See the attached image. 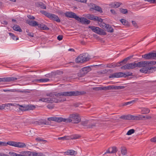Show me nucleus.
<instances>
[{
    "instance_id": "obj_1",
    "label": "nucleus",
    "mask_w": 156,
    "mask_h": 156,
    "mask_svg": "<svg viewBox=\"0 0 156 156\" xmlns=\"http://www.w3.org/2000/svg\"><path fill=\"white\" fill-rule=\"evenodd\" d=\"M27 23L32 27L37 26V29L47 30L49 29V28L45 25L39 24L37 22L34 20H27Z\"/></svg>"
},
{
    "instance_id": "obj_2",
    "label": "nucleus",
    "mask_w": 156,
    "mask_h": 156,
    "mask_svg": "<svg viewBox=\"0 0 156 156\" xmlns=\"http://www.w3.org/2000/svg\"><path fill=\"white\" fill-rule=\"evenodd\" d=\"M81 94V93L78 91L63 92L59 93L60 99L62 97H71L73 96H79Z\"/></svg>"
},
{
    "instance_id": "obj_3",
    "label": "nucleus",
    "mask_w": 156,
    "mask_h": 156,
    "mask_svg": "<svg viewBox=\"0 0 156 156\" xmlns=\"http://www.w3.org/2000/svg\"><path fill=\"white\" fill-rule=\"evenodd\" d=\"M90 57L88 54L83 53L80 55L76 59L77 63H83L89 60Z\"/></svg>"
},
{
    "instance_id": "obj_4",
    "label": "nucleus",
    "mask_w": 156,
    "mask_h": 156,
    "mask_svg": "<svg viewBox=\"0 0 156 156\" xmlns=\"http://www.w3.org/2000/svg\"><path fill=\"white\" fill-rule=\"evenodd\" d=\"M69 118L70 122H72L74 124H77L80 122L81 120L80 116L77 113H74L70 114Z\"/></svg>"
},
{
    "instance_id": "obj_5",
    "label": "nucleus",
    "mask_w": 156,
    "mask_h": 156,
    "mask_svg": "<svg viewBox=\"0 0 156 156\" xmlns=\"http://www.w3.org/2000/svg\"><path fill=\"white\" fill-rule=\"evenodd\" d=\"M156 64V62L152 61H140L136 63V67L141 68L144 67L148 66H152Z\"/></svg>"
},
{
    "instance_id": "obj_6",
    "label": "nucleus",
    "mask_w": 156,
    "mask_h": 156,
    "mask_svg": "<svg viewBox=\"0 0 156 156\" xmlns=\"http://www.w3.org/2000/svg\"><path fill=\"white\" fill-rule=\"evenodd\" d=\"M156 70V67L148 66L143 67L141 69L140 71L142 73H153Z\"/></svg>"
},
{
    "instance_id": "obj_7",
    "label": "nucleus",
    "mask_w": 156,
    "mask_h": 156,
    "mask_svg": "<svg viewBox=\"0 0 156 156\" xmlns=\"http://www.w3.org/2000/svg\"><path fill=\"white\" fill-rule=\"evenodd\" d=\"M132 73L130 72H128L126 73L120 72L113 74L110 76V78H118L122 77H126L127 76H132Z\"/></svg>"
},
{
    "instance_id": "obj_8",
    "label": "nucleus",
    "mask_w": 156,
    "mask_h": 156,
    "mask_svg": "<svg viewBox=\"0 0 156 156\" xmlns=\"http://www.w3.org/2000/svg\"><path fill=\"white\" fill-rule=\"evenodd\" d=\"M125 87L123 86H117L111 85L105 87H101V90H120L123 89Z\"/></svg>"
},
{
    "instance_id": "obj_9",
    "label": "nucleus",
    "mask_w": 156,
    "mask_h": 156,
    "mask_svg": "<svg viewBox=\"0 0 156 156\" xmlns=\"http://www.w3.org/2000/svg\"><path fill=\"white\" fill-rule=\"evenodd\" d=\"M66 101V99L65 98H61V99H57L55 98H47V103H52L55 102L58 103L61 101Z\"/></svg>"
},
{
    "instance_id": "obj_10",
    "label": "nucleus",
    "mask_w": 156,
    "mask_h": 156,
    "mask_svg": "<svg viewBox=\"0 0 156 156\" xmlns=\"http://www.w3.org/2000/svg\"><path fill=\"white\" fill-rule=\"evenodd\" d=\"M143 58L146 59H156V53H149L142 56Z\"/></svg>"
},
{
    "instance_id": "obj_11",
    "label": "nucleus",
    "mask_w": 156,
    "mask_h": 156,
    "mask_svg": "<svg viewBox=\"0 0 156 156\" xmlns=\"http://www.w3.org/2000/svg\"><path fill=\"white\" fill-rule=\"evenodd\" d=\"M80 136L78 135H73L70 136H64L62 137H59L58 138V140H69L71 139H76L80 137Z\"/></svg>"
},
{
    "instance_id": "obj_12",
    "label": "nucleus",
    "mask_w": 156,
    "mask_h": 156,
    "mask_svg": "<svg viewBox=\"0 0 156 156\" xmlns=\"http://www.w3.org/2000/svg\"><path fill=\"white\" fill-rule=\"evenodd\" d=\"M17 78L13 77H6L4 78H0V82H11L15 81L17 80Z\"/></svg>"
},
{
    "instance_id": "obj_13",
    "label": "nucleus",
    "mask_w": 156,
    "mask_h": 156,
    "mask_svg": "<svg viewBox=\"0 0 156 156\" xmlns=\"http://www.w3.org/2000/svg\"><path fill=\"white\" fill-rule=\"evenodd\" d=\"M87 17L88 19L95 21H98L99 22H102L103 21V19L101 18L93 15L88 14L87 15Z\"/></svg>"
},
{
    "instance_id": "obj_14",
    "label": "nucleus",
    "mask_w": 156,
    "mask_h": 156,
    "mask_svg": "<svg viewBox=\"0 0 156 156\" xmlns=\"http://www.w3.org/2000/svg\"><path fill=\"white\" fill-rule=\"evenodd\" d=\"M65 16L67 17L71 18H75L76 20H77L79 17L74 13L71 12H66L65 13Z\"/></svg>"
},
{
    "instance_id": "obj_15",
    "label": "nucleus",
    "mask_w": 156,
    "mask_h": 156,
    "mask_svg": "<svg viewBox=\"0 0 156 156\" xmlns=\"http://www.w3.org/2000/svg\"><path fill=\"white\" fill-rule=\"evenodd\" d=\"M16 142L9 141L7 143L3 142H0V146H6L7 145L15 147Z\"/></svg>"
},
{
    "instance_id": "obj_16",
    "label": "nucleus",
    "mask_w": 156,
    "mask_h": 156,
    "mask_svg": "<svg viewBox=\"0 0 156 156\" xmlns=\"http://www.w3.org/2000/svg\"><path fill=\"white\" fill-rule=\"evenodd\" d=\"M48 18L51 20L55 21L57 22H60V20L59 17L56 15L50 13Z\"/></svg>"
},
{
    "instance_id": "obj_17",
    "label": "nucleus",
    "mask_w": 156,
    "mask_h": 156,
    "mask_svg": "<svg viewBox=\"0 0 156 156\" xmlns=\"http://www.w3.org/2000/svg\"><path fill=\"white\" fill-rule=\"evenodd\" d=\"M91 68L89 66H86L80 70L82 74H85L91 70Z\"/></svg>"
},
{
    "instance_id": "obj_18",
    "label": "nucleus",
    "mask_w": 156,
    "mask_h": 156,
    "mask_svg": "<svg viewBox=\"0 0 156 156\" xmlns=\"http://www.w3.org/2000/svg\"><path fill=\"white\" fill-rule=\"evenodd\" d=\"M81 123L83 126L86 127L87 128H92L95 126V124H88V121H82Z\"/></svg>"
},
{
    "instance_id": "obj_19",
    "label": "nucleus",
    "mask_w": 156,
    "mask_h": 156,
    "mask_svg": "<svg viewBox=\"0 0 156 156\" xmlns=\"http://www.w3.org/2000/svg\"><path fill=\"white\" fill-rule=\"evenodd\" d=\"M79 19H78L77 21H79L82 23L88 24L90 22V21L89 20H88L85 18H80L79 17Z\"/></svg>"
},
{
    "instance_id": "obj_20",
    "label": "nucleus",
    "mask_w": 156,
    "mask_h": 156,
    "mask_svg": "<svg viewBox=\"0 0 156 156\" xmlns=\"http://www.w3.org/2000/svg\"><path fill=\"white\" fill-rule=\"evenodd\" d=\"M21 153L23 155H25L27 156L28 155L29 156H35V152L33 151H22Z\"/></svg>"
},
{
    "instance_id": "obj_21",
    "label": "nucleus",
    "mask_w": 156,
    "mask_h": 156,
    "mask_svg": "<svg viewBox=\"0 0 156 156\" xmlns=\"http://www.w3.org/2000/svg\"><path fill=\"white\" fill-rule=\"evenodd\" d=\"M59 93H57L56 92H52L47 93L46 95L51 98H55V96L57 98H60V96L59 95Z\"/></svg>"
},
{
    "instance_id": "obj_22",
    "label": "nucleus",
    "mask_w": 156,
    "mask_h": 156,
    "mask_svg": "<svg viewBox=\"0 0 156 156\" xmlns=\"http://www.w3.org/2000/svg\"><path fill=\"white\" fill-rule=\"evenodd\" d=\"M77 154L76 151L73 150H69L65 152V154L66 155H75Z\"/></svg>"
},
{
    "instance_id": "obj_23",
    "label": "nucleus",
    "mask_w": 156,
    "mask_h": 156,
    "mask_svg": "<svg viewBox=\"0 0 156 156\" xmlns=\"http://www.w3.org/2000/svg\"><path fill=\"white\" fill-rule=\"evenodd\" d=\"M16 104L7 103L2 104L1 105V110L4 109L5 107H9L11 106H16Z\"/></svg>"
},
{
    "instance_id": "obj_24",
    "label": "nucleus",
    "mask_w": 156,
    "mask_h": 156,
    "mask_svg": "<svg viewBox=\"0 0 156 156\" xmlns=\"http://www.w3.org/2000/svg\"><path fill=\"white\" fill-rule=\"evenodd\" d=\"M26 145L23 143L16 142L15 147L19 148H23L26 147Z\"/></svg>"
},
{
    "instance_id": "obj_25",
    "label": "nucleus",
    "mask_w": 156,
    "mask_h": 156,
    "mask_svg": "<svg viewBox=\"0 0 156 156\" xmlns=\"http://www.w3.org/2000/svg\"><path fill=\"white\" fill-rule=\"evenodd\" d=\"M141 111L142 114H146L150 112V110L148 108H141Z\"/></svg>"
},
{
    "instance_id": "obj_26",
    "label": "nucleus",
    "mask_w": 156,
    "mask_h": 156,
    "mask_svg": "<svg viewBox=\"0 0 156 156\" xmlns=\"http://www.w3.org/2000/svg\"><path fill=\"white\" fill-rule=\"evenodd\" d=\"M37 7H40L41 9H46V7L45 5L41 2H37L36 3Z\"/></svg>"
},
{
    "instance_id": "obj_27",
    "label": "nucleus",
    "mask_w": 156,
    "mask_h": 156,
    "mask_svg": "<svg viewBox=\"0 0 156 156\" xmlns=\"http://www.w3.org/2000/svg\"><path fill=\"white\" fill-rule=\"evenodd\" d=\"M69 117L68 118H63L62 117H59L58 122H70Z\"/></svg>"
},
{
    "instance_id": "obj_28",
    "label": "nucleus",
    "mask_w": 156,
    "mask_h": 156,
    "mask_svg": "<svg viewBox=\"0 0 156 156\" xmlns=\"http://www.w3.org/2000/svg\"><path fill=\"white\" fill-rule=\"evenodd\" d=\"M93 6V9L97 11L100 13L102 12V9L99 6L96 5L95 4H93V5H92Z\"/></svg>"
},
{
    "instance_id": "obj_29",
    "label": "nucleus",
    "mask_w": 156,
    "mask_h": 156,
    "mask_svg": "<svg viewBox=\"0 0 156 156\" xmlns=\"http://www.w3.org/2000/svg\"><path fill=\"white\" fill-rule=\"evenodd\" d=\"M3 91L5 92H20L21 93H23V92H24V91L22 90H16V89H11V90H3Z\"/></svg>"
},
{
    "instance_id": "obj_30",
    "label": "nucleus",
    "mask_w": 156,
    "mask_h": 156,
    "mask_svg": "<svg viewBox=\"0 0 156 156\" xmlns=\"http://www.w3.org/2000/svg\"><path fill=\"white\" fill-rule=\"evenodd\" d=\"M89 28L91 29L94 32L97 34L99 30V27L94 26H89Z\"/></svg>"
},
{
    "instance_id": "obj_31",
    "label": "nucleus",
    "mask_w": 156,
    "mask_h": 156,
    "mask_svg": "<svg viewBox=\"0 0 156 156\" xmlns=\"http://www.w3.org/2000/svg\"><path fill=\"white\" fill-rule=\"evenodd\" d=\"M16 106H19V109L20 110L23 111H27V107H26V106H23L22 105H20L18 104H16L15 105Z\"/></svg>"
},
{
    "instance_id": "obj_32",
    "label": "nucleus",
    "mask_w": 156,
    "mask_h": 156,
    "mask_svg": "<svg viewBox=\"0 0 156 156\" xmlns=\"http://www.w3.org/2000/svg\"><path fill=\"white\" fill-rule=\"evenodd\" d=\"M12 28L14 30L19 31V32H22V30L20 27L17 25H15L12 27Z\"/></svg>"
},
{
    "instance_id": "obj_33",
    "label": "nucleus",
    "mask_w": 156,
    "mask_h": 156,
    "mask_svg": "<svg viewBox=\"0 0 156 156\" xmlns=\"http://www.w3.org/2000/svg\"><path fill=\"white\" fill-rule=\"evenodd\" d=\"M48 121H52L55 122H58L59 121V117H52L48 118Z\"/></svg>"
},
{
    "instance_id": "obj_34",
    "label": "nucleus",
    "mask_w": 156,
    "mask_h": 156,
    "mask_svg": "<svg viewBox=\"0 0 156 156\" xmlns=\"http://www.w3.org/2000/svg\"><path fill=\"white\" fill-rule=\"evenodd\" d=\"M140 115H132V120H141Z\"/></svg>"
},
{
    "instance_id": "obj_35",
    "label": "nucleus",
    "mask_w": 156,
    "mask_h": 156,
    "mask_svg": "<svg viewBox=\"0 0 156 156\" xmlns=\"http://www.w3.org/2000/svg\"><path fill=\"white\" fill-rule=\"evenodd\" d=\"M99 30L97 33V34H99L100 35H106V33L103 30V29L99 28Z\"/></svg>"
},
{
    "instance_id": "obj_36",
    "label": "nucleus",
    "mask_w": 156,
    "mask_h": 156,
    "mask_svg": "<svg viewBox=\"0 0 156 156\" xmlns=\"http://www.w3.org/2000/svg\"><path fill=\"white\" fill-rule=\"evenodd\" d=\"M141 118V120H144L146 119H150L152 117H151L149 115H140Z\"/></svg>"
},
{
    "instance_id": "obj_37",
    "label": "nucleus",
    "mask_w": 156,
    "mask_h": 156,
    "mask_svg": "<svg viewBox=\"0 0 156 156\" xmlns=\"http://www.w3.org/2000/svg\"><path fill=\"white\" fill-rule=\"evenodd\" d=\"M106 28L108 32L112 33L114 31V29L109 24H107V26Z\"/></svg>"
},
{
    "instance_id": "obj_38",
    "label": "nucleus",
    "mask_w": 156,
    "mask_h": 156,
    "mask_svg": "<svg viewBox=\"0 0 156 156\" xmlns=\"http://www.w3.org/2000/svg\"><path fill=\"white\" fill-rule=\"evenodd\" d=\"M9 154L11 156H27L25 155H23L21 154H17L15 152L11 151L9 152Z\"/></svg>"
},
{
    "instance_id": "obj_39",
    "label": "nucleus",
    "mask_w": 156,
    "mask_h": 156,
    "mask_svg": "<svg viewBox=\"0 0 156 156\" xmlns=\"http://www.w3.org/2000/svg\"><path fill=\"white\" fill-rule=\"evenodd\" d=\"M111 154L115 153L117 151V149L116 147H113L110 148Z\"/></svg>"
},
{
    "instance_id": "obj_40",
    "label": "nucleus",
    "mask_w": 156,
    "mask_h": 156,
    "mask_svg": "<svg viewBox=\"0 0 156 156\" xmlns=\"http://www.w3.org/2000/svg\"><path fill=\"white\" fill-rule=\"evenodd\" d=\"M27 110H33L35 108V107L33 105H26Z\"/></svg>"
},
{
    "instance_id": "obj_41",
    "label": "nucleus",
    "mask_w": 156,
    "mask_h": 156,
    "mask_svg": "<svg viewBox=\"0 0 156 156\" xmlns=\"http://www.w3.org/2000/svg\"><path fill=\"white\" fill-rule=\"evenodd\" d=\"M37 81L39 82H46L49 81V79L48 78L41 79L36 80Z\"/></svg>"
},
{
    "instance_id": "obj_42",
    "label": "nucleus",
    "mask_w": 156,
    "mask_h": 156,
    "mask_svg": "<svg viewBox=\"0 0 156 156\" xmlns=\"http://www.w3.org/2000/svg\"><path fill=\"white\" fill-rule=\"evenodd\" d=\"M121 152L123 155H126L127 154V150L126 148L124 147H121Z\"/></svg>"
},
{
    "instance_id": "obj_43",
    "label": "nucleus",
    "mask_w": 156,
    "mask_h": 156,
    "mask_svg": "<svg viewBox=\"0 0 156 156\" xmlns=\"http://www.w3.org/2000/svg\"><path fill=\"white\" fill-rule=\"evenodd\" d=\"M9 34L11 37L14 40H17L19 39L18 37H17L13 34L11 33H9Z\"/></svg>"
},
{
    "instance_id": "obj_44",
    "label": "nucleus",
    "mask_w": 156,
    "mask_h": 156,
    "mask_svg": "<svg viewBox=\"0 0 156 156\" xmlns=\"http://www.w3.org/2000/svg\"><path fill=\"white\" fill-rule=\"evenodd\" d=\"M129 69H133L136 67V63L135 62L129 63Z\"/></svg>"
},
{
    "instance_id": "obj_45",
    "label": "nucleus",
    "mask_w": 156,
    "mask_h": 156,
    "mask_svg": "<svg viewBox=\"0 0 156 156\" xmlns=\"http://www.w3.org/2000/svg\"><path fill=\"white\" fill-rule=\"evenodd\" d=\"M129 63L127 64L124 66L121 67V69H129Z\"/></svg>"
},
{
    "instance_id": "obj_46",
    "label": "nucleus",
    "mask_w": 156,
    "mask_h": 156,
    "mask_svg": "<svg viewBox=\"0 0 156 156\" xmlns=\"http://www.w3.org/2000/svg\"><path fill=\"white\" fill-rule=\"evenodd\" d=\"M120 21L123 25H128V21L124 19H121L120 20Z\"/></svg>"
},
{
    "instance_id": "obj_47",
    "label": "nucleus",
    "mask_w": 156,
    "mask_h": 156,
    "mask_svg": "<svg viewBox=\"0 0 156 156\" xmlns=\"http://www.w3.org/2000/svg\"><path fill=\"white\" fill-rule=\"evenodd\" d=\"M135 132L134 129H131L129 130L126 133V135H131L132 134L134 133Z\"/></svg>"
},
{
    "instance_id": "obj_48",
    "label": "nucleus",
    "mask_w": 156,
    "mask_h": 156,
    "mask_svg": "<svg viewBox=\"0 0 156 156\" xmlns=\"http://www.w3.org/2000/svg\"><path fill=\"white\" fill-rule=\"evenodd\" d=\"M40 12L41 13L44 15L48 17V16L50 13L44 10L41 11Z\"/></svg>"
},
{
    "instance_id": "obj_49",
    "label": "nucleus",
    "mask_w": 156,
    "mask_h": 156,
    "mask_svg": "<svg viewBox=\"0 0 156 156\" xmlns=\"http://www.w3.org/2000/svg\"><path fill=\"white\" fill-rule=\"evenodd\" d=\"M26 32L27 33V34L29 36L32 37H34V34L33 33H30L29 32V30L28 29H27Z\"/></svg>"
},
{
    "instance_id": "obj_50",
    "label": "nucleus",
    "mask_w": 156,
    "mask_h": 156,
    "mask_svg": "<svg viewBox=\"0 0 156 156\" xmlns=\"http://www.w3.org/2000/svg\"><path fill=\"white\" fill-rule=\"evenodd\" d=\"M120 11L123 14H126L128 12L127 9H120Z\"/></svg>"
},
{
    "instance_id": "obj_51",
    "label": "nucleus",
    "mask_w": 156,
    "mask_h": 156,
    "mask_svg": "<svg viewBox=\"0 0 156 156\" xmlns=\"http://www.w3.org/2000/svg\"><path fill=\"white\" fill-rule=\"evenodd\" d=\"M115 8H117L119 7L121 4V3L118 2H114Z\"/></svg>"
},
{
    "instance_id": "obj_52",
    "label": "nucleus",
    "mask_w": 156,
    "mask_h": 156,
    "mask_svg": "<svg viewBox=\"0 0 156 156\" xmlns=\"http://www.w3.org/2000/svg\"><path fill=\"white\" fill-rule=\"evenodd\" d=\"M101 24H100V26L102 28H106L108 24H106V23H103L102 21V22H100Z\"/></svg>"
},
{
    "instance_id": "obj_53",
    "label": "nucleus",
    "mask_w": 156,
    "mask_h": 156,
    "mask_svg": "<svg viewBox=\"0 0 156 156\" xmlns=\"http://www.w3.org/2000/svg\"><path fill=\"white\" fill-rule=\"evenodd\" d=\"M35 140L38 142L47 141L46 140H44L43 139L39 137L36 138L35 139Z\"/></svg>"
},
{
    "instance_id": "obj_54",
    "label": "nucleus",
    "mask_w": 156,
    "mask_h": 156,
    "mask_svg": "<svg viewBox=\"0 0 156 156\" xmlns=\"http://www.w3.org/2000/svg\"><path fill=\"white\" fill-rule=\"evenodd\" d=\"M35 156H46L45 154L43 153L40 152L37 153L35 152Z\"/></svg>"
},
{
    "instance_id": "obj_55",
    "label": "nucleus",
    "mask_w": 156,
    "mask_h": 156,
    "mask_svg": "<svg viewBox=\"0 0 156 156\" xmlns=\"http://www.w3.org/2000/svg\"><path fill=\"white\" fill-rule=\"evenodd\" d=\"M93 89L96 91L101 90V87H93Z\"/></svg>"
},
{
    "instance_id": "obj_56",
    "label": "nucleus",
    "mask_w": 156,
    "mask_h": 156,
    "mask_svg": "<svg viewBox=\"0 0 156 156\" xmlns=\"http://www.w3.org/2000/svg\"><path fill=\"white\" fill-rule=\"evenodd\" d=\"M54 106L53 105L48 104L47 106V107L49 109H52L53 108Z\"/></svg>"
},
{
    "instance_id": "obj_57",
    "label": "nucleus",
    "mask_w": 156,
    "mask_h": 156,
    "mask_svg": "<svg viewBox=\"0 0 156 156\" xmlns=\"http://www.w3.org/2000/svg\"><path fill=\"white\" fill-rule=\"evenodd\" d=\"M47 98H43L39 100L40 101L47 103Z\"/></svg>"
},
{
    "instance_id": "obj_58",
    "label": "nucleus",
    "mask_w": 156,
    "mask_h": 156,
    "mask_svg": "<svg viewBox=\"0 0 156 156\" xmlns=\"http://www.w3.org/2000/svg\"><path fill=\"white\" fill-rule=\"evenodd\" d=\"M145 1H147L151 3H156V0H144Z\"/></svg>"
},
{
    "instance_id": "obj_59",
    "label": "nucleus",
    "mask_w": 156,
    "mask_h": 156,
    "mask_svg": "<svg viewBox=\"0 0 156 156\" xmlns=\"http://www.w3.org/2000/svg\"><path fill=\"white\" fill-rule=\"evenodd\" d=\"M40 124L44 125H48V123L46 121L42 120L40 122Z\"/></svg>"
},
{
    "instance_id": "obj_60",
    "label": "nucleus",
    "mask_w": 156,
    "mask_h": 156,
    "mask_svg": "<svg viewBox=\"0 0 156 156\" xmlns=\"http://www.w3.org/2000/svg\"><path fill=\"white\" fill-rule=\"evenodd\" d=\"M126 120H132V115H126Z\"/></svg>"
},
{
    "instance_id": "obj_61",
    "label": "nucleus",
    "mask_w": 156,
    "mask_h": 156,
    "mask_svg": "<svg viewBox=\"0 0 156 156\" xmlns=\"http://www.w3.org/2000/svg\"><path fill=\"white\" fill-rule=\"evenodd\" d=\"M63 36L62 35H59L57 37V38L59 41H61L62 39Z\"/></svg>"
},
{
    "instance_id": "obj_62",
    "label": "nucleus",
    "mask_w": 156,
    "mask_h": 156,
    "mask_svg": "<svg viewBox=\"0 0 156 156\" xmlns=\"http://www.w3.org/2000/svg\"><path fill=\"white\" fill-rule=\"evenodd\" d=\"M132 23L133 25V26L136 28H137L138 26L136 23V22L135 21H132Z\"/></svg>"
},
{
    "instance_id": "obj_63",
    "label": "nucleus",
    "mask_w": 156,
    "mask_h": 156,
    "mask_svg": "<svg viewBox=\"0 0 156 156\" xmlns=\"http://www.w3.org/2000/svg\"><path fill=\"white\" fill-rule=\"evenodd\" d=\"M27 17L28 18L30 19L34 20L35 19L34 17L31 15H28L27 16Z\"/></svg>"
},
{
    "instance_id": "obj_64",
    "label": "nucleus",
    "mask_w": 156,
    "mask_h": 156,
    "mask_svg": "<svg viewBox=\"0 0 156 156\" xmlns=\"http://www.w3.org/2000/svg\"><path fill=\"white\" fill-rule=\"evenodd\" d=\"M151 140L152 142H156V137L152 138L151 139Z\"/></svg>"
}]
</instances>
